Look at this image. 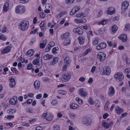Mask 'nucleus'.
Wrapping results in <instances>:
<instances>
[{
    "mask_svg": "<svg viewBox=\"0 0 130 130\" xmlns=\"http://www.w3.org/2000/svg\"><path fill=\"white\" fill-rule=\"evenodd\" d=\"M29 27L28 22L25 21H23L20 22L19 25V28L23 31L27 30Z\"/></svg>",
    "mask_w": 130,
    "mask_h": 130,
    "instance_id": "nucleus-1",
    "label": "nucleus"
},
{
    "mask_svg": "<svg viewBox=\"0 0 130 130\" xmlns=\"http://www.w3.org/2000/svg\"><path fill=\"white\" fill-rule=\"evenodd\" d=\"M69 34L66 33L62 34L61 36V38L62 39H64L63 44L64 45H67L70 43L71 41L69 37Z\"/></svg>",
    "mask_w": 130,
    "mask_h": 130,
    "instance_id": "nucleus-2",
    "label": "nucleus"
},
{
    "mask_svg": "<svg viewBox=\"0 0 130 130\" xmlns=\"http://www.w3.org/2000/svg\"><path fill=\"white\" fill-rule=\"evenodd\" d=\"M25 9L24 6L19 5L17 6L15 9V11L16 13L22 14L25 12Z\"/></svg>",
    "mask_w": 130,
    "mask_h": 130,
    "instance_id": "nucleus-3",
    "label": "nucleus"
},
{
    "mask_svg": "<svg viewBox=\"0 0 130 130\" xmlns=\"http://www.w3.org/2000/svg\"><path fill=\"white\" fill-rule=\"evenodd\" d=\"M115 77L117 82L121 81L123 79L124 76L120 72L117 73L115 76Z\"/></svg>",
    "mask_w": 130,
    "mask_h": 130,
    "instance_id": "nucleus-4",
    "label": "nucleus"
},
{
    "mask_svg": "<svg viewBox=\"0 0 130 130\" xmlns=\"http://www.w3.org/2000/svg\"><path fill=\"white\" fill-rule=\"evenodd\" d=\"M106 55L103 52L99 53L97 55L98 58L101 61L104 60L106 57Z\"/></svg>",
    "mask_w": 130,
    "mask_h": 130,
    "instance_id": "nucleus-5",
    "label": "nucleus"
},
{
    "mask_svg": "<svg viewBox=\"0 0 130 130\" xmlns=\"http://www.w3.org/2000/svg\"><path fill=\"white\" fill-rule=\"evenodd\" d=\"M71 78L70 75L68 74H63L61 77V80L63 82H66L70 79Z\"/></svg>",
    "mask_w": 130,
    "mask_h": 130,
    "instance_id": "nucleus-6",
    "label": "nucleus"
},
{
    "mask_svg": "<svg viewBox=\"0 0 130 130\" xmlns=\"http://www.w3.org/2000/svg\"><path fill=\"white\" fill-rule=\"evenodd\" d=\"M78 93L80 96L84 97L87 96L88 93L84 88H82L79 89Z\"/></svg>",
    "mask_w": 130,
    "mask_h": 130,
    "instance_id": "nucleus-7",
    "label": "nucleus"
},
{
    "mask_svg": "<svg viewBox=\"0 0 130 130\" xmlns=\"http://www.w3.org/2000/svg\"><path fill=\"white\" fill-rule=\"evenodd\" d=\"M63 56V57H65L64 59V63L68 64V66H70L71 60L70 59V57L66 54H64Z\"/></svg>",
    "mask_w": 130,
    "mask_h": 130,
    "instance_id": "nucleus-8",
    "label": "nucleus"
},
{
    "mask_svg": "<svg viewBox=\"0 0 130 130\" xmlns=\"http://www.w3.org/2000/svg\"><path fill=\"white\" fill-rule=\"evenodd\" d=\"M82 122L87 125H90L92 123L91 120L89 118H84L82 120Z\"/></svg>",
    "mask_w": 130,
    "mask_h": 130,
    "instance_id": "nucleus-9",
    "label": "nucleus"
},
{
    "mask_svg": "<svg viewBox=\"0 0 130 130\" xmlns=\"http://www.w3.org/2000/svg\"><path fill=\"white\" fill-rule=\"evenodd\" d=\"M115 90L114 88L112 86H111L109 88L108 94V96L110 97L113 96L115 94Z\"/></svg>",
    "mask_w": 130,
    "mask_h": 130,
    "instance_id": "nucleus-10",
    "label": "nucleus"
},
{
    "mask_svg": "<svg viewBox=\"0 0 130 130\" xmlns=\"http://www.w3.org/2000/svg\"><path fill=\"white\" fill-rule=\"evenodd\" d=\"M73 32L78 34L79 35H82L84 32L83 30L80 28H75L73 29Z\"/></svg>",
    "mask_w": 130,
    "mask_h": 130,
    "instance_id": "nucleus-11",
    "label": "nucleus"
},
{
    "mask_svg": "<svg viewBox=\"0 0 130 130\" xmlns=\"http://www.w3.org/2000/svg\"><path fill=\"white\" fill-rule=\"evenodd\" d=\"M10 81L9 85L11 87H14L16 85V82L15 80L13 77H9Z\"/></svg>",
    "mask_w": 130,
    "mask_h": 130,
    "instance_id": "nucleus-12",
    "label": "nucleus"
},
{
    "mask_svg": "<svg viewBox=\"0 0 130 130\" xmlns=\"http://www.w3.org/2000/svg\"><path fill=\"white\" fill-rule=\"evenodd\" d=\"M118 38L122 41V42H125L127 40V36L125 34L120 35Z\"/></svg>",
    "mask_w": 130,
    "mask_h": 130,
    "instance_id": "nucleus-13",
    "label": "nucleus"
},
{
    "mask_svg": "<svg viewBox=\"0 0 130 130\" xmlns=\"http://www.w3.org/2000/svg\"><path fill=\"white\" fill-rule=\"evenodd\" d=\"M18 101L17 96H13L12 99H11L9 102L10 104L12 105H14L16 104Z\"/></svg>",
    "mask_w": 130,
    "mask_h": 130,
    "instance_id": "nucleus-14",
    "label": "nucleus"
},
{
    "mask_svg": "<svg viewBox=\"0 0 130 130\" xmlns=\"http://www.w3.org/2000/svg\"><path fill=\"white\" fill-rule=\"evenodd\" d=\"M11 47L7 46L5 47L1 52V53L4 54L8 53L10 51Z\"/></svg>",
    "mask_w": 130,
    "mask_h": 130,
    "instance_id": "nucleus-15",
    "label": "nucleus"
},
{
    "mask_svg": "<svg viewBox=\"0 0 130 130\" xmlns=\"http://www.w3.org/2000/svg\"><path fill=\"white\" fill-rule=\"evenodd\" d=\"M106 46V44L104 43H101L98 44L96 46V49L98 50H100L105 48Z\"/></svg>",
    "mask_w": 130,
    "mask_h": 130,
    "instance_id": "nucleus-16",
    "label": "nucleus"
},
{
    "mask_svg": "<svg viewBox=\"0 0 130 130\" xmlns=\"http://www.w3.org/2000/svg\"><path fill=\"white\" fill-rule=\"evenodd\" d=\"M122 10L125 11L128 8L129 4L128 2L127 1H125L122 3Z\"/></svg>",
    "mask_w": 130,
    "mask_h": 130,
    "instance_id": "nucleus-17",
    "label": "nucleus"
},
{
    "mask_svg": "<svg viewBox=\"0 0 130 130\" xmlns=\"http://www.w3.org/2000/svg\"><path fill=\"white\" fill-rule=\"evenodd\" d=\"M113 123L112 122L108 123L106 122H104L102 123V125L105 128H108L110 126L113 125Z\"/></svg>",
    "mask_w": 130,
    "mask_h": 130,
    "instance_id": "nucleus-18",
    "label": "nucleus"
},
{
    "mask_svg": "<svg viewBox=\"0 0 130 130\" xmlns=\"http://www.w3.org/2000/svg\"><path fill=\"white\" fill-rule=\"evenodd\" d=\"M115 111L118 114L122 113L123 111V109L121 108L119 106H117L115 108Z\"/></svg>",
    "mask_w": 130,
    "mask_h": 130,
    "instance_id": "nucleus-19",
    "label": "nucleus"
},
{
    "mask_svg": "<svg viewBox=\"0 0 130 130\" xmlns=\"http://www.w3.org/2000/svg\"><path fill=\"white\" fill-rule=\"evenodd\" d=\"M107 14H114L115 12V11L113 7H110L106 11Z\"/></svg>",
    "mask_w": 130,
    "mask_h": 130,
    "instance_id": "nucleus-20",
    "label": "nucleus"
},
{
    "mask_svg": "<svg viewBox=\"0 0 130 130\" xmlns=\"http://www.w3.org/2000/svg\"><path fill=\"white\" fill-rule=\"evenodd\" d=\"M123 59L125 60L127 64H129L130 63V58H128L125 54H124L123 55Z\"/></svg>",
    "mask_w": 130,
    "mask_h": 130,
    "instance_id": "nucleus-21",
    "label": "nucleus"
},
{
    "mask_svg": "<svg viewBox=\"0 0 130 130\" xmlns=\"http://www.w3.org/2000/svg\"><path fill=\"white\" fill-rule=\"evenodd\" d=\"M53 57V56L47 54L43 56V59L45 60H49Z\"/></svg>",
    "mask_w": 130,
    "mask_h": 130,
    "instance_id": "nucleus-22",
    "label": "nucleus"
},
{
    "mask_svg": "<svg viewBox=\"0 0 130 130\" xmlns=\"http://www.w3.org/2000/svg\"><path fill=\"white\" fill-rule=\"evenodd\" d=\"M58 58L54 57L52 61L49 62V64L50 65H52L55 64L58 62Z\"/></svg>",
    "mask_w": 130,
    "mask_h": 130,
    "instance_id": "nucleus-23",
    "label": "nucleus"
},
{
    "mask_svg": "<svg viewBox=\"0 0 130 130\" xmlns=\"http://www.w3.org/2000/svg\"><path fill=\"white\" fill-rule=\"evenodd\" d=\"M34 85L35 88L37 90L39 89L40 86V83L39 81L37 80L35 81L34 83Z\"/></svg>",
    "mask_w": 130,
    "mask_h": 130,
    "instance_id": "nucleus-24",
    "label": "nucleus"
},
{
    "mask_svg": "<svg viewBox=\"0 0 130 130\" xmlns=\"http://www.w3.org/2000/svg\"><path fill=\"white\" fill-rule=\"evenodd\" d=\"M79 107V105L76 103H73L70 106V108L71 109H75Z\"/></svg>",
    "mask_w": 130,
    "mask_h": 130,
    "instance_id": "nucleus-25",
    "label": "nucleus"
},
{
    "mask_svg": "<svg viewBox=\"0 0 130 130\" xmlns=\"http://www.w3.org/2000/svg\"><path fill=\"white\" fill-rule=\"evenodd\" d=\"M9 3L6 2L5 3L3 6V10L5 12H7L9 9Z\"/></svg>",
    "mask_w": 130,
    "mask_h": 130,
    "instance_id": "nucleus-26",
    "label": "nucleus"
},
{
    "mask_svg": "<svg viewBox=\"0 0 130 130\" xmlns=\"http://www.w3.org/2000/svg\"><path fill=\"white\" fill-rule=\"evenodd\" d=\"M65 12L64 11L60 12L57 15L56 17V18L57 19H60L63 15L65 14Z\"/></svg>",
    "mask_w": 130,
    "mask_h": 130,
    "instance_id": "nucleus-27",
    "label": "nucleus"
},
{
    "mask_svg": "<svg viewBox=\"0 0 130 130\" xmlns=\"http://www.w3.org/2000/svg\"><path fill=\"white\" fill-rule=\"evenodd\" d=\"M105 67V70L106 72V75H109L110 73L111 70L110 68L108 66H106Z\"/></svg>",
    "mask_w": 130,
    "mask_h": 130,
    "instance_id": "nucleus-28",
    "label": "nucleus"
},
{
    "mask_svg": "<svg viewBox=\"0 0 130 130\" xmlns=\"http://www.w3.org/2000/svg\"><path fill=\"white\" fill-rule=\"evenodd\" d=\"M34 51L32 49H31L28 51L27 52V54L30 57L32 56L34 54Z\"/></svg>",
    "mask_w": 130,
    "mask_h": 130,
    "instance_id": "nucleus-29",
    "label": "nucleus"
},
{
    "mask_svg": "<svg viewBox=\"0 0 130 130\" xmlns=\"http://www.w3.org/2000/svg\"><path fill=\"white\" fill-rule=\"evenodd\" d=\"M79 41V43L81 44H83L85 42L84 39L82 37H79L78 39Z\"/></svg>",
    "mask_w": 130,
    "mask_h": 130,
    "instance_id": "nucleus-30",
    "label": "nucleus"
},
{
    "mask_svg": "<svg viewBox=\"0 0 130 130\" xmlns=\"http://www.w3.org/2000/svg\"><path fill=\"white\" fill-rule=\"evenodd\" d=\"M47 42V41L46 40H44L43 42L44 43H41L40 44V47L41 48H44L46 45V43Z\"/></svg>",
    "mask_w": 130,
    "mask_h": 130,
    "instance_id": "nucleus-31",
    "label": "nucleus"
},
{
    "mask_svg": "<svg viewBox=\"0 0 130 130\" xmlns=\"http://www.w3.org/2000/svg\"><path fill=\"white\" fill-rule=\"evenodd\" d=\"M11 70L13 73H14L16 74H19V71L15 68L13 67L11 68Z\"/></svg>",
    "mask_w": 130,
    "mask_h": 130,
    "instance_id": "nucleus-32",
    "label": "nucleus"
},
{
    "mask_svg": "<svg viewBox=\"0 0 130 130\" xmlns=\"http://www.w3.org/2000/svg\"><path fill=\"white\" fill-rule=\"evenodd\" d=\"M16 111V110L15 109H8L7 111V113L9 114H13V112H14V113H15Z\"/></svg>",
    "mask_w": 130,
    "mask_h": 130,
    "instance_id": "nucleus-33",
    "label": "nucleus"
},
{
    "mask_svg": "<svg viewBox=\"0 0 130 130\" xmlns=\"http://www.w3.org/2000/svg\"><path fill=\"white\" fill-rule=\"evenodd\" d=\"M100 73L102 75H104L105 74L106 75V72L105 68H103V69H101L100 71Z\"/></svg>",
    "mask_w": 130,
    "mask_h": 130,
    "instance_id": "nucleus-34",
    "label": "nucleus"
},
{
    "mask_svg": "<svg viewBox=\"0 0 130 130\" xmlns=\"http://www.w3.org/2000/svg\"><path fill=\"white\" fill-rule=\"evenodd\" d=\"M76 17L78 18H83L86 17L85 15L84 14V13H79L76 15Z\"/></svg>",
    "mask_w": 130,
    "mask_h": 130,
    "instance_id": "nucleus-35",
    "label": "nucleus"
},
{
    "mask_svg": "<svg viewBox=\"0 0 130 130\" xmlns=\"http://www.w3.org/2000/svg\"><path fill=\"white\" fill-rule=\"evenodd\" d=\"M118 29V27L116 25H114L112 28V31L113 33H115Z\"/></svg>",
    "mask_w": 130,
    "mask_h": 130,
    "instance_id": "nucleus-36",
    "label": "nucleus"
},
{
    "mask_svg": "<svg viewBox=\"0 0 130 130\" xmlns=\"http://www.w3.org/2000/svg\"><path fill=\"white\" fill-rule=\"evenodd\" d=\"M75 0H66V3L68 5H71L72 4Z\"/></svg>",
    "mask_w": 130,
    "mask_h": 130,
    "instance_id": "nucleus-37",
    "label": "nucleus"
},
{
    "mask_svg": "<svg viewBox=\"0 0 130 130\" xmlns=\"http://www.w3.org/2000/svg\"><path fill=\"white\" fill-rule=\"evenodd\" d=\"M76 100L79 104H82L83 103V101L78 98H76Z\"/></svg>",
    "mask_w": 130,
    "mask_h": 130,
    "instance_id": "nucleus-38",
    "label": "nucleus"
},
{
    "mask_svg": "<svg viewBox=\"0 0 130 130\" xmlns=\"http://www.w3.org/2000/svg\"><path fill=\"white\" fill-rule=\"evenodd\" d=\"M70 66H68V64H64V65L63 67L62 70L63 71H66L67 68L68 67Z\"/></svg>",
    "mask_w": 130,
    "mask_h": 130,
    "instance_id": "nucleus-39",
    "label": "nucleus"
},
{
    "mask_svg": "<svg viewBox=\"0 0 130 130\" xmlns=\"http://www.w3.org/2000/svg\"><path fill=\"white\" fill-rule=\"evenodd\" d=\"M99 39L98 38H96L93 41V44L94 45H96L98 43Z\"/></svg>",
    "mask_w": 130,
    "mask_h": 130,
    "instance_id": "nucleus-40",
    "label": "nucleus"
},
{
    "mask_svg": "<svg viewBox=\"0 0 130 130\" xmlns=\"http://www.w3.org/2000/svg\"><path fill=\"white\" fill-rule=\"evenodd\" d=\"M77 115L73 113H72L70 114L69 116L71 119H74L76 117Z\"/></svg>",
    "mask_w": 130,
    "mask_h": 130,
    "instance_id": "nucleus-41",
    "label": "nucleus"
},
{
    "mask_svg": "<svg viewBox=\"0 0 130 130\" xmlns=\"http://www.w3.org/2000/svg\"><path fill=\"white\" fill-rule=\"evenodd\" d=\"M80 7L79 6H77L74 7L73 9L76 12L80 10Z\"/></svg>",
    "mask_w": 130,
    "mask_h": 130,
    "instance_id": "nucleus-42",
    "label": "nucleus"
},
{
    "mask_svg": "<svg viewBox=\"0 0 130 130\" xmlns=\"http://www.w3.org/2000/svg\"><path fill=\"white\" fill-rule=\"evenodd\" d=\"M107 21L105 20H103L102 21L99 22L98 24L99 25H100V24H102L103 25H104L106 24Z\"/></svg>",
    "mask_w": 130,
    "mask_h": 130,
    "instance_id": "nucleus-43",
    "label": "nucleus"
},
{
    "mask_svg": "<svg viewBox=\"0 0 130 130\" xmlns=\"http://www.w3.org/2000/svg\"><path fill=\"white\" fill-rule=\"evenodd\" d=\"M40 26L42 30H43L44 28V23L43 22H41L40 24Z\"/></svg>",
    "mask_w": 130,
    "mask_h": 130,
    "instance_id": "nucleus-44",
    "label": "nucleus"
},
{
    "mask_svg": "<svg viewBox=\"0 0 130 130\" xmlns=\"http://www.w3.org/2000/svg\"><path fill=\"white\" fill-rule=\"evenodd\" d=\"M0 39L3 40L4 41L6 40V38L4 37V34H0Z\"/></svg>",
    "mask_w": 130,
    "mask_h": 130,
    "instance_id": "nucleus-45",
    "label": "nucleus"
},
{
    "mask_svg": "<svg viewBox=\"0 0 130 130\" xmlns=\"http://www.w3.org/2000/svg\"><path fill=\"white\" fill-rule=\"evenodd\" d=\"M40 16L42 18H44L45 17V14L43 12H41L40 13Z\"/></svg>",
    "mask_w": 130,
    "mask_h": 130,
    "instance_id": "nucleus-46",
    "label": "nucleus"
},
{
    "mask_svg": "<svg viewBox=\"0 0 130 130\" xmlns=\"http://www.w3.org/2000/svg\"><path fill=\"white\" fill-rule=\"evenodd\" d=\"M91 51V50L89 48H88L86 50L85 52L83 54V55L85 56L87 55L89 52Z\"/></svg>",
    "mask_w": 130,
    "mask_h": 130,
    "instance_id": "nucleus-47",
    "label": "nucleus"
},
{
    "mask_svg": "<svg viewBox=\"0 0 130 130\" xmlns=\"http://www.w3.org/2000/svg\"><path fill=\"white\" fill-rule=\"evenodd\" d=\"M53 127L54 130H59L60 129V127L58 125H54Z\"/></svg>",
    "mask_w": 130,
    "mask_h": 130,
    "instance_id": "nucleus-48",
    "label": "nucleus"
},
{
    "mask_svg": "<svg viewBox=\"0 0 130 130\" xmlns=\"http://www.w3.org/2000/svg\"><path fill=\"white\" fill-rule=\"evenodd\" d=\"M39 63V60L38 59H35L32 61V63L34 65H37Z\"/></svg>",
    "mask_w": 130,
    "mask_h": 130,
    "instance_id": "nucleus-49",
    "label": "nucleus"
},
{
    "mask_svg": "<svg viewBox=\"0 0 130 130\" xmlns=\"http://www.w3.org/2000/svg\"><path fill=\"white\" fill-rule=\"evenodd\" d=\"M14 117V116L13 115H7V117H5V118H6L10 120L13 118Z\"/></svg>",
    "mask_w": 130,
    "mask_h": 130,
    "instance_id": "nucleus-50",
    "label": "nucleus"
},
{
    "mask_svg": "<svg viewBox=\"0 0 130 130\" xmlns=\"http://www.w3.org/2000/svg\"><path fill=\"white\" fill-rule=\"evenodd\" d=\"M59 93L62 95H65L66 93V92L62 90H60L58 92Z\"/></svg>",
    "mask_w": 130,
    "mask_h": 130,
    "instance_id": "nucleus-51",
    "label": "nucleus"
},
{
    "mask_svg": "<svg viewBox=\"0 0 130 130\" xmlns=\"http://www.w3.org/2000/svg\"><path fill=\"white\" fill-rule=\"evenodd\" d=\"M88 102L91 105H92L93 103V100L92 98L91 97L89 98V100H88Z\"/></svg>",
    "mask_w": 130,
    "mask_h": 130,
    "instance_id": "nucleus-52",
    "label": "nucleus"
},
{
    "mask_svg": "<svg viewBox=\"0 0 130 130\" xmlns=\"http://www.w3.org/2000/svg\"><path fill=\"white\" fill-rule=\"evenodd\" d=\"M87 21L85 19H80V23H85Z\"/></svg>",
    "mask_w": 130,
    "mask_h": 130,
    "instance_id": "nucleus-53",
    "label": "nucleus"
},
{
    "mask_svg": "<svg viewBox=\"0 0 130 130\" xmlns=\"http://www.w3.org/2000/svg\"><path fill=\"white\" fill-rule=\"evenodd\" d=\"M51 48L50 45H47L45 48V51L46 52H48L50 50Z\"/></svg>",
    "mask_w": 130,
    "mask_h": 130,
    "instance_id": "nucleus-54",
    "label": "nucleus"
},
{
    "mask_svg": "<svg viewBox=\"0 0 130 130\" xmlns=\"http://www.w3.org/2000/svg\"><path fill=\"white\" fill-rule=\"evenodd\" d=\"M76 13V12L73 8L70 12V14L71 15H74Z\"/></svg>",
    "mask_w": 130,
    "mask_h": 130,
    "instance_id": "nucleus-55",
    "label": "nucleus"
},
{
    "mask_svg": "<svg viewBox=\"0 0 130 130\" xmlns=\"http://www.w3.org/2000/svg\"><path fill=\"white\" fill-rule=\"evenodd\" d=\"M109 102L108 101L106 102V104H105V105L104 107V109L105 110H107V108L108 107V105H109Z\"/></svg>",
    "mask_w": 130,
    "mask_h": 130,
    "instance_id": "nucleus-56",
    "label": "nucleus"
},
{
    "mask_svg": "<svg viewBox=\"0 0 130 130\" xmlns=\"http://www.w3.org/2000/svg\"><path fill=\"white\" fill-rule=\"evenodd\" d=\"M38 31V29H35L34 30V31H31L30 32V35L31 34H35V33L37 32Z\"/></svg>",
    "mask_w": 130,
    "mask_h": 130,
    "instance_id": "nucleus-57",
    "label": "nucleus"
},
{
    "mask_svg": "<svg viewBox=\"0 0 130 130\" xmlns=\"http://www.w3.org/2000/svg\"><path fill=\"white\" fill-rule=\"evenodd\" d=\"M52 7L51 5L49 4H46L45 5V8L46 9H49L51 8Z\"/></svg>",
    "mask_w": 130,
    "mask_h": 130,
    "instance_id": "nucleus-58",
    "label": "nucleus"
},
{
    "mask_svg": "<svg viewBox=\"0 0 130 130\" xmlns=\"http://www.w3.org/2000/svg\"><path fill=\"white\" fill-rule=\"evenodd\" d=\"M32 65L30 63L28 64L27 66V69L28 70H30L32 67Z\"/></svg>",
    "mask_w": 130,
    "mask_h": 130,
    "instance_id": "nucleus-59",
    "label": "nucleus"
},
{
    "mask_svg": "<svg viewBox=\"0 0 130 130\" xmlns=\"http://www.w3.org/2000/svg\"><path fill=\"white\" fill-rule=\"evenodd\" d=\"M42 95L41 94H40L37 95L36 96V98L37 99H40L42 96Z\"/></svg>",
    "mask_w": 130,
    "mask_h": 130,
    "instance_id": "nucleus-60",
    "label": "nucleus"
},
{
    "mask_svg": "<svg viewBox=\"0 0 130 130\" xmlns=\"http://www.w3.org/2000/svg\"><path fill=\"white\" fill-rule=\"evenodd\" d=\"M26 111L29 113H33V111L32 109H30L29 108H27L26 109Z\"/></svg>",
    "mask_w": 130,
    "mask_h": 130,
    "instance_id": "nucleus-61",
    "label": "nucleus"
},
{
    "mask_svg": "<svg viewBox=\"0 0 130 130\" xmlns=\"http://www.w3.org/2000/svg\"><path fill=\"white\" fill-rule=\"evenodd\" d=\"M47 113H43V114L42 115V118H44L45 119H46V118H47Z\"/></svg>",
    "mask_w": 130,
    "mask_h": 130,
    "instance_id": "nucleus-62",
    "label": "nucleus"
},
{
    "mask_svg": "<svg viewBox=\"0 0 130 130\" xmlns=\"http://www.w3.org/2000/svg\"><path fill=\"white\" fill-rule=\"evenodd\" d=\"M96 67L94 66H93L91 70V72L92 73H94L95 70L96 69Z\"/></svg>",
    "mask_w": 130,
    "mask_h": 130,
    "instance_id": "nucleus-63",
    "label": "nucleus"
},
{
    "mask_svg": "<svg viewBox=\"0 0 130 130\" xmlns=\"http://www.w3.org/2000/svg\"><path fill=\"white\" fill-rule=\"evenodd\" d=\"M32 102V100L31 99H29L27 101V103L29 104H30Z\"/></svg>",
    "mask_w": 130,
    "mask_h": 130,
    "instance_id": "nucleus-64",
    "label": "nucleus"
}]
</instances>
